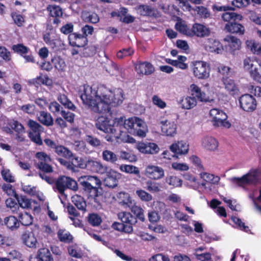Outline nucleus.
Segmentation results:
<instances>
[{
    "mask_svg": "<svg viewBox=\"0 0 261 261\" xmlns=\"http://www.w3.org/2000/svg\"><path fill=\"white\" fill-rule=\"evenodd\" d=\"M128 207L136 215V217L129 212H123L119 213L118 217L121 220V222H114L113 224V227L115 230L130 233L133 231V225L137 222V219L142 222L145 221L144 211L141 205L137 204L135 200Z\"/></svg>",
    "mask_w": 261,
    "mask_h": 261,
    "instance_id": "f257e3e1",
    "label": "nucleus"
},
{
    "mask_svg": "<svg viewBox=\"0 0 261 261\" xmlns=\"http://www.w3.org/2000/svg\"><path fill=\"white\" fill-rule=\"evenodd\" d=\"M80 184L88 195V198L95 203L94 206H100L103 195L98 191V189L101 185V180L97 176H89L87 178L86 180L84 179L81 180Z\"/></svg>",
    "mask_w": 261,
    "mask_h": 261,
    "instance_id": "f03ea898",
    "label": "nucleus"
},
{
    "mask_svg": "<svg viewBox=\"0 0 261 261\" xmlns=\"http://www.w3.org/2000/svg\"><path fill=\"white\" fill-rule=\"evenodd\" d=\"M123 126L129 133L142 138L145 137L148 132L145 122L136 117L125 120Z\"/></svg>",
    "mask_w": 261,
    "mask_h": 261,
    "instance_id": "7ed1b4c3",
    "label": "nucleus"
},
{
    "mask_svg": "<svg viewBox=\"0 0 261 261\" xmlns=\"http://www.w3.org/2000/svg\"><path fill=\"white\" fill-rule=\"evenodd\" d=\"M81 99L86 107L95 113H106L111 111L110 103L111 99Z\"/></svg>",
    "mask_w": 261,
    "mask_h": 261,
    "instance_id": "20e7f679",
    "label": "nucleus"
},
{
    "mask_svg": "<svg viewBox=\"0 0 261 261\" xmlns=\"http://www.w3.org/2000/svg\"><path fill=\"white\" fill-rule=\"evenodd\" d=\"M35 157L38 160V163H36L35 167L43 173H39V177L46 180L48 176L45 173H49L53 172V167L49 164L51 161V159L49 155L44 152H37L35 154Z\"/></svg>",
    "mask_w": 261,
    "mask_h": 261,
    "instance_id": "39448f33",
    "label": "nucleus"
},
{
    "mask_svg": "<svg viewBox=\"0 0 261 261\" xmlns=\"http://www.w3.org/2000/svg\"><path fill=\"white\" fill-rule=\"evenodd\" d=\"M55 187L57 191L61 194L63 195L66 189H69L73 191L78 189L76 181L65 175H61L58 177L55 181Z\"/></svg>",
    "mask_w": 261,
    "mask_h": 261,
    "instance_id": "423d86ee",
    "label": "nucleus"
},
{
    "mask_svg": "<svg viewBox=\"0 0 261 261\" xmlns=\"http://www.w3.org/2000/svg\"><path fill=\"white\" fill-rule=\"evenodd\" d=\"M210 116L212 118L213 125L216 127L223 126L229 128L230 123L227 120V115L223 111L218 109H212L210 110Z\"/></svg>",
    "mask_w": 261,
    "mask_h": 261,
    "instance_id": "0eeeda50",
    "label": "nucleus"
},
{
    "mask_svg": "<svg viewBox=\"0 0 261 261\" xmlns=\"http://www.w3.org/2000/svg\"><path fill=\"white\" fill-rule=\"evenodd\" d=\"M191 66L195 77L199 79H206L209 77L210 69L206 62L194 61L192 62Z\"/></svg>",
    "mask_w": 261,
    "mask_h": 261,
    "instance_id": "6e6552de",
    "label": "nucleus"
},
{
    "mask_svg": "<svg viewBox=\"0 0 261 261\" xmlns=\"http://www.w3.org/2000/svg\"><path fill=\"white\" fill-rule=\"evenodd\" d=\"M28 125L31 129L28 134L30 140L37 145H42L43 142L41 138V133L43 132V127L39 123L33 120L29 121Z\"/></svg>",
    "mask_w": 261,
    "mask_h": 261,
    "instance_id": "1a4fd4ad",
    "label": "nucleus"
},
{
    "mask_svg": "<svg viewBox=\"0 0 261 261\" xmlns=\"http://www.w3.org/2000/svg\"><path fill=\"white\" fill-rule=\"evenodd\" d=\"M95 127L106 134H114L115 132L114 126L111 123V119L106 116H99L95 121Z\"/></svg>",
    "mask_w": 261,
    "mask_h": 261,
    "instance_id": "9d476101",
    "label": "nucleus"
},
{
    "mask_svg": "<svg viewBox=\"0 0 261 261\" xmlns=\"http://www.w3.org/2000/svg\"><path fill=\"white\" fill-rule=\"evenodd\" d=\"M15 197L20 207L23 208L33 210L34 212H39L40 210V205L35 200L28 198L26 196H19L16 194Z\"/></svg>",
    "mask_w": 261,
    "mask_h": 261,
    "instance_id": "9b49d317",
    "label": "nucleus"
},
{
    "mask_svg": "<svg viewBox=\"0 0 261 261\" xmlns=\"http://www.w3.org/2000/svg\"><path fill=\"white\" fill-rule=\"evenodd\" d=\"M108 169L109 168L103 165L100 161L89 156L86 170L93 173L103 174L107 172Z\"/></svg>",
    "mask_w": 261,
    "mask_h": 261,
    "instance_id": "f8f14e48",
    "label": "nucleus"
},
{
    "mask_svg": "<svg viewBox=\"0 0 261 261\" xmlns=\"http://www.w3.org/2000/svg\"><path fill=\"white\" fill-rule=\"evenodd\" d=\"M68 39L70 45L73 47H82L88 43V38L82 34L73 33L68 35Z\"/></svg>",
    "mask_w": 261,
    "mask_h": 261,
    "instance_id": "ddd939ff",
    "label": "nucleus"
},
{
    "mask_svg": "<svg viewBox=\"0 0 261 261\" xmlns=\"http://www.w3.org/2000/svg\"><path fill=\"white\" fill-rule=\"evenodd\" d=\"M145 174L150 179L158 180L164 176V170L159 166L148 165L145 169Z\"/></svg>",
    "mask_w": 261,
    "mask_h": 261,
    "instance_id": "4468645a",
    "label": "nucleus"
},
{
    "mask_svg": "<svg viewBox=\"0 0 261 261\" xmlns=\"http://www.w3.org/2000/svg\"><path fill=\"white\" fill-rule=\"evenodd\" d=\"M211 30L207 27L198 23H194L191 29L190 37L196 36L203 38L210 35Z\"/></svg>",
    "mask_w": 261,
    "mask_h": 261,
    "instance_id": "2eb2a0df",
    "label": "nucleus"
},
{
    "mask_svg": "<svg viewBox=\"0 0 261 261\" xmlns=\"http://www.w3.org/2000/svg\"><path fill=\"white\" fill-rule=\"evenodd\" d=\"M169 148L175 156L177 157L178 155L187 154L189 150V145L184 141H178L172 143Z\"/></svg>",
    "mask_w": 261,
    "mask_h": 261,
    "instance_id": "dca6fc26",
    "label": "nucleus"
},
{
    "mask_svg": "<svg viewBox=\"0 0 261 261\" xmlns=\"http://www.w3.org/2000/svg\"><path fill=\"white\" fill-rule=\"evenodd\" d=\"M162 133L167 136L174 137L177 134V125L174 121L168 120L161 122Z\"/></svg>",
    "mask_w": 261,
    "mask_h": 261,
    "instance_id": "f3484780",
    "label": "nucleus"
},
{
    "mask_svg": "<svg viewBox=\"0 0 261 261\" xmlns=\"http://www.w3.org/2000/svg\"><path fill=\"white\" fill-rule=\"evenodd\" d=\"M107 176L105 181L107 186L110 188H115L117 186L118 180L121 178V174L112 169L107 170Z\"/></svg>",
    "mask_w": 261,
    "mask_h": 261,
    "instance_id": "a211bd4d",
    "label": "nucleus"
},
{
    "mask_svg": "<svg viewBox=\"0 0 261 261\" xmlns=\"http://www.w3.org/2000/svg\"><path fill=\"white\" fill-rule=\"evenodd\" d=\"M137 148L140 152L146 154H154L159 150V148L155 143L147 142H139Z\"/></svg>",
    "mask_w": 261,
    "mask_h": 261,
    "instance_id": "6ab92c4d",
    "label": "nucleus"
},
{
    "mask_svg": "<svg viewBox=\"0 0 261 261\" xmlns=\"http://www.w3.org/2000/svg\"><path fill=\"white\" fill-rule=\"evenodd\" d=\"M205 49L212 53L220 54L223 50L222 44L214 38H208L205 42Z\"/></svg>",
    "mask_w": 261,
    "mask_h": 261,
    "instance_id": "aec40b11",
    "label": "nucleus"
},
{
    "mask_svg": "<svg viewBox=\"0 0 261 261\" xmlns=\"http://www.w3.org/2000/svg\"><path fill=\"white\" fill-rule=\"evenodd\" d=\"M96 90L88 85H84L79 87L78 96L80 98H96Z\"/></svg>",
    "mask_w": 261,
    "mask_h": 261,
    "instance_id": "412c9836",
    "label": "nucleus"
},
{
    "mask_svg": "<svg viewBox=\"0 0 261 261\" xmlns=\"http://www.w3.org/2000/svg\"><path fill=\"white\" fill-rule=\"evenodd\" d=\"M31 261H54V258L48 248H42L38 250L36 256Z\"/></svg>",
    "mask_w": 261,
    "mask_h": 261,
    "instance_id": "4be33fe9",
    "label": "nucleus"
},
{
    "mask_svg": "<svg viewBox=\"0 0 261 261\" xmlns=\"http://www.w3.org/2000/svg\"><path fill=\"white\" fill-rule=\"evenodd\" d=\"M22 243L29 248H36L37 240L34 234L29 231L24 232L21 237Z\"/></svg>",
    "mask_w": 261,
    "mask_h": 261,
    "instance_id": "5701e85b",
    "label": "nucleus"
},
{
    "mask_svg": "<svg viewBox=\"0 0 261 261\" xmlns=\"http://www.w3.org/2000/svg\"><path fill=\"white\" fill-rule=\"evenodd\" d=\"M135 69L138 73L145 75L151 74L154 71L153 65L147 62H140L137 64L135 66Z\"/></svg>",
    "mask_w": 261,
    "mask_h": 261,
    "instance_id": "b1692460",
    "label": "nucleus"
},
{
    "mask_svg": "<svg viewBox=\"0 0 261 261\" xmlns=\"http://www.w3.org/2000/svg\"><path fill=\"white\" fill-rule=\"evenodd\" d=\"M197 99H180L179 103L184 109H191L196 106ZM201 102H211L214 99H198Z\"/></svg>",
    "mask_w": 261,
    "mask_h": 261,
    "instance_id": "393cba45",
    "label": "nucleus"
},
{
    "mask_svg": "<svg viewBox=\"0 0 261 261\" xmlns=\"http://www.w3.org/2000/svg\"><path fill=\"white\" fill-rule=\"evenodd\" d=\"M223 82L225 89L231 96H239V90L233 80L229 77H223Z\"/></svg>",
    "mask_w": 261,
    "mask_h": 261,
    "instance_id": "a878e982",
    "label": "nucleus"
},
{
    "mask_svg": "<svg viewBox=\"0 0 261 261\" xmlns=\"http://www.w3.org/2000/svg\"><path fill=\"white\" fill-rule=\"evenodd\" d=\"M225 29L229 33L243 35L245 29L244 27L237 21L228 22L225 26Z\"/></svg>",
    "mask_w": 261,
    "mask_h": 261,
    "instance_id": "bb28decb",
    "label": "nucleus"
},
{
    "mask_svg": "<svg viewBox=\"0 0 261 261\" xmlns=\"http://www.w3.org/2000/svg\"><path fill=\"white\" fill-rule=\"evenodd\" d=\"M241 108L245 111L252 112L256 108V99H239Z\"/></svg>",
    "mask_w": 261,
    "mask_h": 261,
    "instance_id": "cd10ccee",
    "label": "nucleus"
},
{
    "mask_svg": "<svg viewBox=\"0 0 261 261\" xmlns=\"http://www.w3.org/2000/svg\"><path fill=\"white\" fill-rule=\"evenodd\" d=\"M89 157H79L75 156L73 154V157L71 159L70 161L71 164L76 168H79L82 169H86L87 167V164L88 161Z\"/></svg>",
    "mask_w": 261,
    "mask_h": 261,
    "instance_id": "c85d7f7f",
    "label": "nucleus"
},
{
    "mask_svg": "<svg viewBox=\"0 0 261 261\" xmlns=\"http://www.w3.org/2000/svg\"><path fill=\"white\" fill-rule=\"evenodd\" d=\"M102 158L103 161L109 163L111 164H118L119 161L118 156L114 152L108 150H104L102 152Z\"/></svg>",
    "mask_w": 261,
    "mask_h": 261,
    "instance_id": "c756f323",
    "label": "nucleus"
},
{
    "mask_svg": "<svg viewBox=\"0 0 261 261\" xmlns=\"http://www.w3.org/2000/svg\"><path fill=\"white\" fill-rule=\"evenodd\" d=\"M224 41L228 43L232 52L239 50L241 48V42L239 39L232 35H227Z\"/></svg>",
    "mask_w": 261,
    "mask_h": 261,
    "instance_id": "7c9ffc66",
    "label": "nucleus"
},
{
    "mask_svg": "<svg viewBox=\"0 0 261 261\" xmlns=\"http://www.w3.org/2000/svg\"><path fill=\"white\" fill-rule=\"evenodd\" d=\"M202 145L206 149L214 151L217 149L219 143L212 137H205L202 140Z\"/></svg>",
    "mask_w": 261,
    "mask_h": 261,
    "instance_id": "2f4dec72",
    "label": "nucleus"
},
{
    "mask_svg": "<svg viewBox=\"0 0 261 261\" xmlns=\"http://www.w3.org/2000/svg\"><path fill=\"white\" fill-rule=\"evenodd\" d=\"M136 10L138 13L142 16H156V10L147 5H140L136 7Z\"/></svg>",
    "mask_w": 261,
    "mask_h": 261,
    "instance_id": "473e14b6",
    "label": "nucleus"
},
{
    "mask_svg": "<svg viewBox=\"0 0 261 261\" xmlns=\"http://www.w3.org/2000/svg\"><path fill=\"white\" fill-rule=\"evenodd\" d=\"M55 152L59 156L70 161L73 157L74 154L69 148L62 145H59Z\"/></svg>",
    "mask_w": 261,
    "mask_h": 261,
    "instance_id": "72a5a7b5",
    "label": "nucleus"
},
{
    "mask_svg": "<svg viewBox=\"0 0 261 261\" xmlns=\"http://www.w3.org/2000/svg\"><path fill=\"white\" fill-rule=\"evenodd\" d=\"M119 203L124 207H128L134 200H133L130 195L126 192H121L117 195Z\"/></svg>",
    "mask_w": 261,
    "mask_h": 261,
    "instance_id": "f704fd0d",
    "label": "nucleus"
},
{
    "mask_svg": "<svg viewBox=\"0 0 261 261\" xmlns=\"http://www.w3.org/2000/svg\"><path fill=\"white\" fill-rule=\"evenodd\" d=\"M4 224L7 227L11 230H14L19 227V222L17 218L13 216H10L4 218Z\"/></svg>",
    "mask_w": 261,
    "mask_h": 261,
    "instance_id": "c9c22d12",
    "label": "nucleus"
},
{
    "mask_svg": "<svg viewBox=\"0 0 261 261\" xmlns=\"http://www.w3.org/2000/svg\"><path fill=\"white\" fill-rule=\"evenodd\" d=\"M222 19L227 22L239 21L242 20L243 16L239 14H237L232 11H225L221 16Z\"/></svg>",
    "mask_w": 261,
    "mask_h": 261,
    "instance_id": "e433bc0d",
    "label": "nucleus"
},
{
    "mask_svg": "<svg viewBox=\"0 0 261 261\" xmlns=\"http://www.w3.org/2000/svg\"><path fill=\"white\" fill-rule=\"evenodd\" d=\"M71 201L79 210L84 212L86 211L87 204L84 197L79 195H75L71 197Z\"/></svg>",
    "mask_w": 261,
    "mask_h": 261,
    "instance_id": "4c0bfd02",
    "label": "nucleus"
},
{
    "mask_svg": "<svg viewBox=\"0 0 261 261\" xmlns=\"http://www.w3.org/2000/svg\"><path fill=\"white\" fill-rule=\"evenodd\" d=\"M57 237L59 241L64 243H70L73 242L72 235L65 229H60L57 232Z\"/></svg>",
    "mask_w": 261,
    "mask_h": 261,
    "instance_id": "58836bf2",
    "label": "nucleus"
},
{
    "mask_svg": "<svg viewBox=\"0 0 261 261\" xmlns=\"http://www.w3.org/2000/svg\"><path fill=\"white\" fill-rule=\"evenodd\" d=\"M87 221L92 226H99L102 222L101 217L96 213H90L86 218Z\"/></svg>",
    "mask_w": 261,
    "mask_h": 261,
    "instance_id": "ea45409f",
    "label": "nucleus"
},
{
    "mask_svg": "<svg viewBox=\"0 0 261 261\" xmlns=\"http://www.w3.org/2000/svg\"><path fill=\"white\" fill-rule=\"evenodd\" d=\"M18 221L24 226H30L33 223V217L28 213H20L18 214Z\"/></svg>",
    "mask_w": 261,
    "mask_h": 261,
    "instance_id": "a19ab883",
    "label": "nucleus"
},
{
    "mask_svg": "<svg viewBox=\"0 0 261 261\" xmlns=\"http://www.w3.org/2000/svg\"><path fill=\"white\" fill-rule=\"evenodd\" d=\"M97 95L96 98H111L112 96V91L108 89L105 86H99L96 90Z\"/></svg>",
    "mask_w": 261,
    "mask_h": 261,
    "instance_id": "79ce46f5",
    "label": "nucleus"
},
{
    "mask_svg": "<svg viewBox=\"0 0 261 261\" xmlns=\"http://www.w3.org/2000/svg\"><path fill=\"white\" fill-rule=\"evenodd\" d=\"M247 47L253 53L261 55V44L254 40H247L246 42Z\"/></svg>",
    "mask_w": 261,
    "mask_h": 261,
    "instance_id": "37998d69",
    "label": "nucleus"
},
{
    "mask_svg": "<svg viewBox=\"0 0 261 261\" xmlns=\"http://www.w3.org/2000/svg\"><path fill=\"white\" fill-rule=\"evenodd\" d=\"M39 121L47 126H51L54 124V120L50 114L44 111L40 113Z\"/></svg>",
    "mask_w": 261,
    "mask_h": 261,
    "instance_id": "c03bdc74",
    "label": "nucleus"
},
{
    "mask_svg": "<svg viewBox=\"0 0 261 261\" xmlns=\"http://www.w3.org/2000/svg\"><path fill=\"white\" fill-rule=\"evenodd\" d=\"M249 185L255 184L258 180V170L257 169H252L246 174Z\"/></svg>",
    "mask_w": 261,
    "mask_h": 261,
    "instance_id": "a18cd8bd",
    "label": "nucleus"
},
{
    "mask_svg": "<svg viewBox=\"0 0 261 261\" xmlns=\"http://www.w3.org/2000/svg\"><path fill=\"white\" fill-rule=\"evenodd\" d=\"M249 90L250 94H246L241 95L239 96V98H243L244 96H248L250 98H253L254 96L261 98V87H254L253 86H250Z\"/></svg>",
    "mask_w": 261,
    "mask_h": 261,
    "instance_id": "49530a36",
    "label": "nucleus"
},
{
    "mask_svg": "<svg viewBox=\"0 0 261 261\" xmlns=\"http://www.w3.org/2000/svg\"><path fill=\"white\" fill-rule=\"evenodd\" d=\"M251 77L261 83V61H259L255 68L250 71Z\"/></svg>",
    "mask_w": 261,
    "mask_h": 261,
    "instance_id": "de8ad7c7",
    "label": "nucleus"
},
{
    "mask_svg": "<svg viewBox=\"0 0 261 261\" xmlns=\"http://www.w3.org/2000/svg\"><path fill=\"white\" fill-rule=\"evenodd\" d=\"M146 189L151 193H158L161 190V184L150 179L146 182Z\"/></svg>",
    "mask_w": 261,
    "mask_h": 261,
    "instance_id": "09e8293b",
    "label": "nucleus"
},
{
    "mask_svg": "<svg viewBox=\"0 0 261 261\" xmlns=\"http://www.w3.org/2000/svg\"><path fill=\"white\" fill-rule=\"evenodd\" d=\"M121 171L127 173L139 175L140 171L138 167L130 165H121L120 167Z\"/></svg>",
    "mask_w": 261,
    "mask_h": 261,
    "instance_id": "8fccbe9b",
    "label": "nucleus"
},
{
    "mask_svg": "<svg viewBox=\"0 0 261 261\" xmlns=\"http://www.w3.org/2000/svg\"><path fill=\"white\" fill-rule=\"evenodd\" d=\"M175 28L180 33L188 36H190L191 29L188 28L184 22L178 21L175 24Z\"/></svg>",
    "mask_w": 261,
    "mask_h": 261,
    "instance_id": "3c124183",
    "label": "nucleus"
},
{
    "mask_svg": "<svg viewBox=\"0 0 261 261\" xmlns=\"http://www.w3.org/2000/svg\"><path fill=\"white\" fill-rule=\"evenodd\" d=\"M166 182L170 186L174 187H181L182 185V180L175 176H167Z\"/></svg>",
    "mask_w": 261,
    "mask_h": 261,
    "instance_id": "603ef678",
    "label": "nucleus"
},
{
    "mask_svg": "<svg viewBox=\"0 0 261 261\" xmlns=\"http://www.w3.org/2000/svg\"><path fill=\"white\" fill-rule=\"evenodd\" d=\"M192 98H203L204 96V93L201 91L200 88L195 84H192L190 86ZM187 98H192L188 96Z\"/></svg>",
    "mask_w": 261,
    "mask_h": 261,
    "instance_id": "864d4df0",
    "label": "nucleus"
},
{
    "mask_svg": "<svg viewBox=\"0 0 261 261\" xmlns=\"http://www.w3.org/2000/svg\"><path fill=\"white\" fill-rule=\"evenodd\" d=\"M259 61H254L250 58H245L243 61V66L245 69L249 71L253 70Z\"/></svg>",
    "mask_w": 261,
    "mask_h": 261,
    "instance_id": "5fc2aeb1",
    "label": "nucleus"
},
{
    "mask_svg": "<svg viewBox=\"0 0 261 261\" xmlns=\"http://www.w3.org/2000/svg\"><path fill=\"white\" fill-rule=\"evenodd\" d=\"M85 139L88 144L93 147H98L101 145L100 140L91 135H86Z\"/></svg>",
    "mask_w": 261,
    "mask_h": 261,
    "instance_id": "6e6d98bb",
    "label": "nucleus"
},
{
    "mask_svg": "<svg viewBox=\"0 0 261 261\" xmlns=\"http://www.w3.org/2000/svg\"><path fill=\"white\" fill-rule=\"evenodd\" d=\"M55 67L59 70H62L66 66L64 60L59 56H55L51 59Z\"/></svg>",
    "mask_w": 261,
    "mask_h": 261,
    "instance_id": "4d7b16f0",
    "label": "nucleus"
},
{
    "mask_svg": "<svg viewBox=\"0 0 261 261\" xmlns=\"http://www.w3.org/2000/svg\"><path fill=\"white\" fill-rule=\"evenodd\" d=\"M118 158H119V160H126L130 162L137 161V156L135 155L124 151H120Z\"/></svg>",
    "mask_w": 261,
    "mask_h": 261,
    "instance_id": "13d9d810",
    "label": "nucleus"
},
{
    "mask_svg": "<svg viewBox=\"0 0 261 261\" xmlns=\"http://www.w3.org/2000/svg\"><path fill=\"white\" fill-rule=\"evenodd\" d=\"M137 195L143 201L148 202L152 200V196L145 191L139 189L136 191Z\"/></svg>",
    "mask_w": 261,
    "mask_h": 261,
    "instance_id": "bf43d9fd",
    "label": "nucleus"
},
{
    "mask_svg": "<svg viewBox=\"0 0 261 261\" xmlns=\"http://www.w3.org/2000/svg\"><path fill=\"white\" fill-rule=\"evenodd\" d=\"M9 126L11 129L17 133L18 134H21L24 132L23 126L19 123L18 121L13 120L9 123Z\"/></svg>",
    "mask_w": 261,
    "mask_h": 261,
    "instance_id": "052dcab7",
    "label": "nucleus"
},
{
    "mask_svg": "<svg viewBox=\"0 0 261 261\" xmlns=\"http://www.w3.org/2000/svg\"><path fill=\"white\" fill-rule=\"evenodd\" d=\"M47 9L53 17H61L63 15L62 9L59 6H50Z\"/></svg>",
    "mask_w": 261,
    "mask_h": 261,
    "instance_id": "680f3d73",
    "label": "nucleus"
},
{
    "mask_svg": "<svg viewBox=\"0 0 261 261\" xmlns=\"http://www.w3.org/2000/svg\"><path fill=\"white\" fill-rule=\"evenodd\" d=\"M14 243V241L12 238L0 234V246H10Z\"/></svg>",
    "mask_w": 261,
    "mask_h": 261,
    "instance_id": "e2e57ef3",
    "label": "nucleus"
},
{
    "mask_svg": "<svg viewBox=\"0 0 261 261\" xmlns=\"http://www.w3.org/2000/svg\"><path fill=\"white\" fill-rule=\"evenodd\" d=\"M12 49L15 52L20 54L22 56H23V55L27 54L29 50V48L22 44L14 45L12 46Z\"/></svg>",
    "mask_w": 261,
    "mask_h": 261,
    "instance_id": "0e129e2a",
    "label": "nucleus"
},
{
    "mask_svg": "<svg viewBox=\"0 0 261 261\" xmlns=\"http://www.w3.org/2000/svg\"><path fill=\"white\" fill-rule=\"evenodd\" d=\"M2 176L6 181L8 182H13L15 181L14 177L12 175L9 169H4L1 171Z\"/></svg>",
    "mask_w": 261,
    "mask_h": 261,
    "instance_id": "69168bd1",
    "label": "nucleus"
},
{
    "mask_svg": "<svg viewBox=\"0 0 261 261\" xmlns=\"http://www.w3.org/2000/svg\"><path fill=\"white\" fill-rule=\"evenodd\" d=\"M134 50L130 48H124L120 50L117 53V57L119 59H122L124 57L130 56L133 54Z\"/></svg>",
    "mask_w": 261,
    "mask_h": 261,
    "instance_id": "338daca9",
    "label": "nucleus"
},
{
    "mask_svg": "<svg viewBox=\"0 0 261 261\" xmlns=\"http://www.w3.org/2000/svg\"><path fill=\"white\" fill-rule=\"evenodd\" d=\"M196 11L201 18H207L210 16V13L208 10L204 7H197L196 8Z\"/></svg>",
    "mask_w": 261,
    "mask_h": 261,
    "instance_id": "774afa93",
    "label": "nucleus"
}]
</instances>
